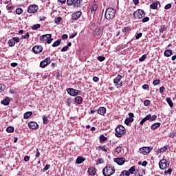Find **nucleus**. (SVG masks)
Returning <instances> with one entry per match:
<instances>
[{
  "label": "nucleus",
  "instance_id": "nucleus-30",
  "mask_svg": "<svg viewBox=\"0 0 176 176\" xmlns=\"http://www.w3.org/2000/svg\"><path fill=\"white\" fill-rule=\"evenodd\" d=\"M158 127H160V123L157 122L151 125L152 130H156Z\"/></svg>",
  "mask_w": 176,
  "mask_h": 176
},
{
  "label": "nucleus",
  "instance_id": "nucleus-46",
  "mask_svg": "<svg viewBox=\"0 0 176 176\" xmlns=\"http://www.w3.org/2000/svg\"><path fill=\"white\" fill-rule=\"evenodd\" d=\"M16 14H21V13H23V9L17 8L16 10Z\"/></svg>",
  "mask_w": 176,
  "mask_h": 176
},
{
  "label": "nucleus",
  "instance_id": "nucleus-54",
  "mask_svg": "<svg viewBox=\"0 0 176 176\" xmlns=\"http://www.w3.org/2000/svg\"><path fill=\"white\" fill-rule=\"evenodd\" d=\"M171 6H172L171 3H168L165 6L164 9H166V10H168V9H171Z\"/></svg>",
  "mask_w": 176,
  "mask_h": 176
},
{
  "label": "nucleus",
  "instance_id": "nucleus-59",
  "mask_svg": "<svg viewBox=\"0 0 176 176\" xmlns=\"http://www.w3.org/2000/svg\"><path fill=\"white\" fill-rule=\"evenodd\" d=\"M72 103V100L71 99H67V104L68 107H71V104Z\"/></svg>",
  "mask_w": 176,
  "mask_h": 176
},
{
  "label": "nucleus",
  "instance_id": "nucleus-35",
  "mask_svg": "<svg viewBox=\"0 0 176 176\" xmlns=\"http://www.w3.org/2000/svg\"><path fill=\"white\" fill-rule=\"evenodd\" d=\"M6 89V86L3 84H0V93H2L4 91V90Z\"/></svg>",
  "mask_w": 176,
  "mask_h": 176
},
{
  "label": "nucleus",
  "instance_id": "nucleus-37",
  "mask_svg": "<svg viewBox=\"0 0 176 176\" xmlns=\"http://www.w3.org/2000/svg\"><path fill=\"white\" fill-rule=\"evenodd\" d=\"M128 171L129 173V175H130V174H133V173H134V171H135V166L131 167Z\"/></svg>",
  "mask_w": 176,
  "mask_h": 176
},
{
  "label": "nucleus",
  "instance_id": "nucleus-63",
  "mask_svg": "<svg viewBox=\"0 0 176 176\" xmlns=\"http://www.w3.org/2000/svg\"><path fill=\"white\" fill-rule=\"evenodd\" d=\"M39 156H41V153H39V151H38V149H36V157H39Z\"/></svg>",
  "mask_w": 176,
  "mask_h": 176
},
{
  "label": "nucleus",
  "instance_id": "nucleus-53",
  "mask_svg": "<svg viewBox=\"0 0 176 176\" xmlns=\"http://www.w3.org/2000/svg\"><path fill=\"white\" fill-rule=\"evenodd\" d=\"M104 163V160L102 159H98L96 162V164H102Z\"/></svg>",
  "mask_w": 176,
  "mask_h": 176
},
{
  "label": "nucleus",
  "instance_id": "nucleus-27",
  "mask_svg": "<svg viewBox=\"0 0 176 176\" xmlns=\"http://www.w3.org/2000/svg\"><path fill=\"white\" fill-rule=\"evenodd\" d=\"M83 162H85V158L82 157H78L76 159V163L77 164H80L82 163H83Z\"/></svg>",
  "mask_w": 176,
  "mask_h": 176
},
{
  "label": "nucleus",
  "instance_id": "nucleus-4",
  "mask_svg": "<svg viewBox=\"0 0 176 176\" xmlns=\"http://www.w3.org/2000/svg\"><path fill=\"white\" fill-rule=\"evenodd\" d=\"M157 119V116L156 115L151 116V114L147 115L144 117L141 121L140 124L142 125L146 120H150V122H153V120H156Z\"/></svg>",
  "mask_w": 176,
  "mask_h": 176
},
{
  "label": "nucleus",
  "instance_id": "nucleus-60",
  "mask_svg": "<svg viewBox=\"0 0 176 176\" xmlns=\"http://www.w3.org/2000/svg\"><path fill=\"white\" fill-rule=\"evenodd\" d=\"M141 36H142V33H138V34L135 36V38H136V39H140V38H141Z\"/></svg>",
  "mask_w": 176,
  "mask_h": 176
},
{
  "label": "nucleus",
  "instance_id": "nucleus-41",
  "mask_svg": "<svg viewBox=\"0 0 176 176\" xmlns=\"http://www.w3.org/2000/svg\"><path fill=\"white\" fill-rule=\"evenodd\" d=\"M32 28V30H38V28H41V24L38 23V24L34 25Z\"/></svg>",
  "mask_w": 176,
  "mask_h": 176
},
{
  "label": "nucleus",
  "instance_id": "nucleus-28",
  "mask_svg": "<svg viewBox=\"0 0 176 176\" xmlns=\"http://www.w3.org/2000/svg\"><path fill=\"white\" fill-rule=\"evenodd\" d=\"M166 102H168L170 108H173V107H174V104L173 103V100H171V98H166Z\"/></svg>",
  "mask_w": 176,
  "mask_h": 176
},
{
  "label": "nucleus",
  "instance_id": "nucleus-51",
  "mask_svg": "<svg viewBox=\"0 0 176 176\" xmlns=\"http://www.w3.org/2000/svg\"><path fill=\"white\" fill-rule=\"evenodd\" d=\"M159 83H160V80H155L153 82V85L154 86H156L157 85H159Z\"/></svg>",
  "mask_w": 176,
  "mask_h": 176
},
{
  "label": "nucleus",
  "instance_id": "nucleus-48",
  "mask_svg": "<svg viewBox=\"0 0 176 176\" xmlns=\"http://www.w3.org/2000/svg\"><path fill=\"white\" fill-rule=\"evenodd\" d=\"M12 39H14V43H19V42H20V38L19 37H12Z\"/></svg>",
  "mask_w": 176,
  "mask_h": 176
},
{
  "label": "nucleus",
  "instance_id": "nucleus-45",
  "mask_svg": "<svg viewBox=\"0 0 176 176\" xmlns=\"http://www.w3.org/2000/svg\"><path fill=\"white\" fill-rule=\"evenodd\" d=\"M49 168H50V165H45L44 168L42 170L43 173H45V171H47V170H49Z\"/></svg>",
  "mask_w": 176,
  "mask_h": 176
},
{
  "label": "nucleus",
  "instance_id": "nucleus-49",
  "mask_svg": "<svg viewBox=\"0 0 176 176\" xmlns=\"http://www.w3.org/2000/svg\"><path fill=\"white\" fill-rule=\"evenodd\" d=\"M43 120L44 124H47V122H48V121H49V120L47 119V117L44 116V117L43 118Z\"/></svg>",
  "mask_w": 176,
  "mask_h": 176
},
{
  "label": "nucleus",
  "instance_id": "nucleus-56",
  "mask_svg": "<svg viewBox=\"0 0 176 176\" xmlns=\"http://www.w3.org/2000/svg\"><path fill=\"white\" fill-rule=\"evenodd\" d=\"M98 61H104L105 60V57L100 56L98 57Z\"/></svg>",
  "mask_w": 176,
  "mask_h": 176
},
{
  "label": "nucleus",
  "instance_id": "nucleus-17",
  "mask_svg": "<svg viewBox=\"0 0 176 176\" xmlns=\"http://www.w3.org/2000/svg\"><path fill=\"white\" fill-rule=\"evenodd\" d=\"M28 126L30 129H32V130H35V129L38 128V124L35 122H29Z\"/></svg>",
  "mask_w": 176,
  "mask_h": 176
},
{
  "label": "nucleus",
  "instance_id": "nucleus-6",
  "mask_svg": "<svg viewBox=\"0 0 176 176\" xmlns=\"http://www.w3.org/2000/svg\"><path fill=\"white\" fill-rule=\"evenodd\" d=\"M67 91L69 96H72V97H76V96H79L80 94V91L78 89H75L74 88H68L67 89Z\"/></svg>",
  "mask_w": 176,
  "mask_h": 176
},
{
  "label": "nucleus",
  "instance_id": "nucleus-11",
  "mask_svg": "<svg viewBox=\"0 0 176 176\" xmlns=\"http://www.w3.org/2000/svg\"><path fill=\"white\" fill-rule=\"evenodd\" d=\"M139 151L142 155H148V153L152 151V148H151V147H142L140 148Z\"/></svg>",
  "mask_w": 176,
  "mask_h": 176
},
{
  "label": "nucleus",
  "instance_id": "nucleus-64",
  "mask_svg": "<svg viewBox=\"0 0 176 176\" xmlns=\"http://www.w3.org/2000/svg\"><path fill=\"white\" fill-rule=\"evenodd\" d=\"M93 80H94V82H98V77L94 76V77L93 78Z\"/></svg>",
  "mask_w": 176,
  "mask_h": 176
},
{
  "label": "nucleus",
  "instance_id": "nucleus-58",
  "mask_svg": "<svg viewBox=\"0 0 176 176\" xmlns=\"http://www.w3.org/2000/svg\"><path fill=\"white\" fill-rule=\"evenodd\" d=\"M142 89H144V90H146V89H149V85L144 84L142 86Z\"/></svg>",
  "mask_w": 176,
  "mask_h": 176
},
{
  "label": "nucleus",
  "instance_id": "nucleus-34",
  "mask_svg": "<svg viewBox=\"0 0 176 176\" xmlns=\"http://www.w3.org/2000/svg\"><path fill=\"white\" fill-rule=\"evenodd\" d=\"M6 131H7V133H13V131H14V128L12 126H8L6 129Z\"/></svg>",
  "mask_w": 176,
  "mask_h": 176
},
{
  "label": "nucleus",
  "instance_id": "nucleus-12",
  "mask_svg": "<svg viewBox=\"0 0 176 176\" xmlns=\"http://www.w3.org/2000/svg\"><path fill=\"white\" fill-rule=\"evenodd\" d=\"M38 6L36 5H30L28 7V13H35L36 12H38Z\"/></svg>",
  "mask_w": 176,
  "mask_h": 176
},
{
  "label": "nucleus",
  "instance_id": "nucleus-32",
  "mask_svg": "<svg viewBox=\"0 0 176 176\" xmlns=\"http://www.w3.org/2000/svg\"><path fill=\"white\" fill-rule=\"evenodd\" d=\"M167 149H168V146H163L161 148H160V152L161 153H163L166 152V151H167Z\"/></svg>",
  "mask_w": 176,
  "mask_h": 176
},
{
  "label": "nucleus",
  "instance_id": "nucleus-42",
  "mask_svg": "<svg viewBox=\"0 0 176 176\" xmlns=\"http://www.w3.org/2000/svg\"><path fill=\"white\" fill-rule=\"evenodd\" d=\"M146 57H147L146 54H144L142 57L139 58V61H141V62L145 61V60L146 59Z\"/></svg>",
  "mask_w": 176,
  "mask_h": 176
},
{
  "label": "nucleus",
  "instance_id": "nucleus-29",
  "mask_svg": "<svg viewBox=\"0 0 176 176\" xmlns=\"http://www.w3.org/2000/svg\"><path fill=\"white\" fill-rule=\"evenodd\" d=\"M158 5H159V1H156L155 3H152L150 6V8H151L152 9H157Z\"/></svg>",
  "mask_w": 176,
  "mask_h": 176
},
{
  "label": "nucleus",
  "instance_id": "nucleus-44",
  "mask_svg": "<svg viewBox=\"0 0 176 176\" xmlns=\"http://www.w3.org/2000/svg\"><path fill=\"white\" fill-rule=\"evenodd\" d=\"M100 149L104 152H108V148H107L105 146H100Z\"/></svg>",
  "mask_w": 176,
  "mask_h": 176
},
{
  "label": "nucleus",
  "instance_id": "nucleus-9",
  "mask_svg": "<svg viewBox=\"0 0 176 176\" xmlns=\"http://www.w3.org/2000/svg\"><path fill=\"white\" fill-rule=\"evenodd\" d=\"M169 165H170V164L168 163L166 160H162L159 162L160 168L161 170H166V168H167V166Z\"/></svg>",
  "mask_w": 176,
  "mask_h": 176
},
{
  "label": "nucleus",
  "instance_id": "nucleus-61",
  "mask_svg": "<svg viewBox=\"0 0 176 176\" xmlns=\"http://www.w3.org/2000/svg\"><path fill=\"white\" fill-rule=\"evenodd\" d=\"M68 50V46H65L61 49V52H67Z\"/></svg>",
  "mask_w": 176,
  "mask_h": 176
},
{
  "label": "nucleus",
  "instance_id": "nucleus-23",
  "mask_svg": "<svg viewBox=\"0 0 176 176\" xmlns=\"http://www.w3.org/2000/svg\"><path fill=\"white\" fill-rule=\"evenodd\" d=\"M88 173H89V175H96V168H89V169H88Z\"/></svg>",
  "mask_w": 176,
  "mask_h": 176
},
{
  "label": "nucleus",
  "instance_id": "nucleus-19",
  "mask_svg": "<svg viewBox=\"0 0 176 176\" xmlns=\"http://www.w3.org/2000/svg\"><path fill=\"white\" fill-rule=\"evenodd\" d=\"M107 113V109L105 107H99L98 109V113L99 115L104 116Z\"/></svg>",
  "mask_w": 176,
  "mask_h": 176
},
{
  "label": "nucleus",
  "instance_id": "nucleus-50",
  "mask_svg": "<svg viewBox=\"0 0 176 176\" xmlns=\"http://www.w3.org/2000/svg\"><path fill=\"white\" fill-rule=\"evenodd\" d=\"M165 174H168L170 175V174L173 173V168H169L168 170H165Z\"/></svg>",
  "mask_w": 176,
  "mask_h": 176
},
{
  "label": "nucleus",
  "instance_id": "nucleus-39",
  "mask_svg": "<svg viewBox=\"0 0 176 176\" xmlns=\"http://www.w3.org/2000/svg\"><path fill=\"white\" fill-rule=\"evenodd\" d=\"M61 20H63V18L59 16L58 18H56L54 19V21H55L56 24H60V22L61 21Z\"/></svg>",
  "mask_w": 176,
  "mask_h": 176
},
{
  "label": "nucleus",
  "instance_id": "nucleus-25",
  "mask_svg": "<svg viewBox=\"0 0 176 176\" xmlns=\"http://www.w3.org/2000/svg\"><path fill=\"white\" fill-rule=\"evenodd\" d=\"M8 43L9 45V46L10 47H13V46H14V45H16V43H14V40L13 39V38H12L11 39H10L8 41Z\"/></svg>",
  "mask_w": 176,
  "mask_h": 176
},
{
  "label": "nucleus",
  "instance_id": "nucleus-22",
  "mask_svg": "<svg viewBox=\"0 0 176 176\" xmlns=\"http://www.w3.org/2000/svg\"><path fill=\"white\" fill-rule=\"evenodd\" d=\"M74 101L76 104H82V102L83 101V98H82L81 96H76L74 98Z\"/></svg>",
  "mask_w": 176,
  "mask_h": 176
},
{
  "label": "nucleus",
  "instance_id": "nucleus-40",
  "mask_svg": "<svg viewBox=\"0 0 176 176\" xmlns=\"http://www.w3.org/2000/svg\"><path fill=\"white\" fill-rule=\"evenodd\" d=\"M30 38V33L27 32L25 35L21 36V39H28Z\"/></svg>",
  "mask_w": 176,
  "mask_h": 176
},
{
  "label": "nucleus",
  "instance_id": "nucleus-15",
  "mask_svg": "<svg viewBox=\"0 0 176 176\" xmlns=\"http://www.w3.org/2000/svg\"><path fill=\"white\" fill-rule=\"evenodd\" d=\"M32 50L34 53L38 54V53H41L43 50V48L41 45H36L33 47Z\"/></svg>",
  "mask_w": 176,
  "mask_h": 176
},
{
  "label": "nucleus",
  "instance_id": "nucleus-8",
  "mask_svg": "<svg viewBox=\"0 0 176 176\" xmlns=\"http://www.w3.org/2000/svg\"><path fill=\"white\" fill-rule=\"evenodd\" d=\"M40 41H47V43L50 44L53 38H52V34H45L40 37Z\"/></svg>",
  "mask_w": 176,
  "mask_h": 176
},
{
  "label": "nucleus",
  "instance_id": "nucleus-10",
  "mask_svg": "<svg viewBox=\"0 0 176 176\" xmlns=\"http://www.w3.org/2000/svg\"><path fill=\"white\" fill-rule=\"evenodd\" d=\"M129 118H126L124 123L125 124H126V126H129V124H130V123H131V122H134V113H129Z\"/></svg>",
  "mask_w": 176,
  "mask_h": 176
},
{
  "label": "nucleus",
  "instance_id": "nucleus-1",
  "mask_svg": "<svg viewBox=\"0 0 176 176\" xmlns=\"http://www.w3.org/2000/svg\"><path fill=\"white\" fill-rule=\"evenodd\" d=\"M116 15V11L115 10V9L112 8H109L106 10L105 12V19L106 20H113V19H115V16Z\"/></svg>",
  "mask_w": 176,
  "mask_h": 176
},
{
  "label": "nucleus",
  "instance_id": "nucleus-26",
  "mask_svg": "<svg viewBox=\"0 0 176 176\" xmlns=\"http://www.w3.org/2000/svg\"><path fill=\"white\" fill-rule=\"evenodd\" d=\"M173 54V51L171 50H166L164 52V56L166 57H170Z\"/></svg>",
  "mask_w": 176,
  "mask_h": 176
},
{
  "label": "nucleus",
  "instance_id": "nucleus-31",
  "mask_svg": "<svg viewBox=\"0 0 176 176\" xmlns=\"http://www.w3.org/2000/svg\"><path fill=\"white\" fill-rule=\"evenodd\" d=\"M120 176H130V172L124 170L120 173Z\"/></svg>",
  "mask_w": 176,
  "mask_h": 176
},
{
  "label": "nucleus",
  "instance_id": "nucleus-5",
  "mask_svg": "<svg viewBox=\"0 0 176 176\" xmlns=\"http://www.w3.org/2000/svg\"><path fill=\"white\" fill-rule=\"evenodd\" d=\"M113 83L117 89H119V87H122V85L123 83V82L122 81V76L118 75L117 77L114 78Z\"/></svg>",
  "mask_w": 176,
  "mask_h": 176
},
{
  "label": "nucleus",
  "instance_id": "nucleus-18",
  "mask_svg": "<svg viewBox=\"0 0 176 176\" xmlns=\"http://www.w3.org/2000/svg\"><path fill=\"white\" fill-rule=\"evenodd\" d=\"M94 32L96 38H100V36L102 34V31L101 30L100 28H98L95 30Z\"/></svg>",
  "mask_w": 176,
  "mask_h": 176
},
{
  "label": "nucleus",
  "instance_id": "nucleus-43",
  "mask_svg": "<svg viewBox=\"0 0 176 176\" xmlns=\"http://www.w3.org/2000/svg\"><path fill=\"white\" fill-rule=\"evenodd\" d=\"M130 31V28L126 27L122 28V32H124V34H127V32H129Z\"/></svg>",
  "mask_w": 176,
  "mask_h": 176
},
{
  "label": "nucleus",
  "instance_id": "nucleus-47",
  "mask_svg": "<svg viewBox=\"0 0 176 176\" xmlns=\"http://www.w3.org/2000/svg\"><path fill=\"white\" fill-rule=\"evenodd\" d=\"M100 141H107V138L104 135H101L100 136Z\"/></svg>",
  "mask_w": 176,
  "mask_h": 176
},
{
  "label": "nucleus",
  "instance_id": "nucleus-7",
  "mask_svg": "<svg viewBox=\"0 0 176 176\" xmlns=\"http://www.w3.org/2000/svg\"><path fill=\"white\" fill-rule=\"evenodd\" d=\"M133 16L135 19H142L145 16V12L142 10H137L134 13Z\"/></svg>",
  "mask_w": 176,
  "mask_h": 176
},
{
  "label": "nucleus",
  "instance_id": "nucleus-52",
  "mask_svg": "<svg viewBox=\"0 0 176 176\" xmlns=\"http://www.w3.org/2000/svg\"><path fill=\"white\" fill-rule=\"evenodd\" d=\"M116 152L117 153H120V152H122V147L121 146H118L116 148Z\"/></svg>",
  "mask_w": 176,
  "mask_h": 176
},
{
  "label": "nucleus",
  "instance_id": "nucleus-57",
  "mask_svg": "<svg viewBox=\"0 0 176 176\" xmlns=\"http://www.w3.org/2000/svg\"><path fill=\"white\" fill-rule=\"evenodd\" d=\"M144 104L145 107H148V105H149V104H151V101L149 100H146L144 101Z\"/></svg>",
  "mask_w": 176,
  "mask_h": 176
},
{
  "label": "nucleus",
  "instance_id": "nucleus-36",
  "mask_svg": "<svg viewBox=\"0 0 176 176\" xmlns=\"http://www.w3.org/2000/svg\"><path fill=\"white\" fill-rule=\"evenodd\" d=\"M167 30V27L166 25H163L162 28H160V32H166Z\"/></svg>",
  "mask_w": 176,
  "mask_h": 176
},
{
  "label": "nucleus",
  "instance_id": "nucleus-13",
  "mask_svg": "<svg viewBox=\"0 0 176 176\" xmlns=\"http://www.w3.org/2000/svg\"><path fill=\"white\" fill-rule=\"evenodd\" d=\"M49 64H50V58H47L41 62L40 67L41 68H45V67L49 65Z\"/></svg>",
  "mask_w": 176,
  "mask_h": 176
},
{
  "label": "nucleus",
  "instance_id": "nucleus-24",
  "mask_svg": "<svg viewBox=\"0 0 176 176\" xmlns=\"http://www.w3.org/2000/svg\"><path fill=\"white\" fill-rule=\"evenodd\" d=\"M32 115V111H28L24 113L23 118L24 119H28Z\"/></svg>",
  "mask_w": 176,
  "mask_h": 176
},
{
  "label": "nucleus",
  "instance_id": "nucleus-16",
  "mask_svg": "<svg viewBox=\"0 0 176 176\" xmlns=\"http://www.w3.org/2000/svg\"><path fill=\"white\" fill-rule=\"evenodd\" d=\"M80 16H82V12L78 11L72 14V20H78Z\"/></svg>",
  "mask_w": 176,
  "mask_h": 176
},
{
  "label": "nucleus",
  "instance_id": "nucleus-38",
  "mask_svg": "<svg viewBox=\"0 0 176 176\" xmlns=\"http://www.w3.org/2000/svg\"><path fill=\"white\" fill-rule=\"evenodd\" d=\"M67 3L69 6H72V5L75 3V0H67Z\"/></svg>",
  "mask_w": 176,
  "mask_h": 176
},
{
  "label": "nucleus",
  "instance_id": "nucleus-33",
  "mask_svg": "<svg viewBox=\"0 0 176 176\" xmlns=\"http://www.w3.org/2000/svg\"><path fill=\"white\" fill-rule=\"evenodd\" d=\"M60 43H61V40H57L52 44V46L53 47H56V46H59Z\"/></svg>",
  "mask_w": 176,
  "mask_h": 176
},
{
  "label": "nucleus",
  "instance_id": "nucleus-55",
  "mask_svg": "<svg viewBox=\"0 0 176 176\" xmlns=\"http://www.w3.org/2000/svg\"><path fill=\"white\" fill-rule=\"evenodd\" d=\"M148 21H149V17L146 16V17L142 19V23H146Z\"/></svg>",
  "mask_w": 176,
  "mask_h": 176
},
{
  "label": "nucleus",
  "instance_id": "nucleus-3",
  "mask_svg": "<svg viewBox=\"0 0 176 176\" xmlns=\"http://www.w3.org/2000/svg\"><path fill=\"white\" fill-rule=\"evenodd\" d=\"M126 133V129L124 126L122 125H119L116 129V135L118 138H122V135Z\"/></svg>",
  "mask_w": 176,
  "mask_h": 176
},
{
  "label": "nucleus",
  "instance_id": "nucleus-20",
  "mask_svg": "<svg viewBox=\"0 0 176 176\" xmlns=\"http://www.w3.org/2000/svg\"><path fill=\"white\" fill-rule=\"evenodd\" d=\"M1 102L3 105H9V104H10V98L6 97Z\"/></svg>",
  "mask_w": 176,
  "mask_h": 176
},
{
  "label": "nucleus",
  "instance_id": "nucleus-2",
  "mask_svg": "<svg viewBox=\"0 0 176 176\" xmlns=\"http://www.w3.org/2000/svg\"><path fill=\"white\" fill-rule=\"evenodd\" d=\"M102 174L104 176H111L115 174V168L111 165H107L102 170Z\"/></svg>",
  "mask_w": 176,
  "mask_h": 176
},
{
  "label": "nucleus",
  "instance_id": "nucleus-62",
  "mask_svg": "<svg viewBox=\"0 0 176 176\" xmlns=\"http://www.w3.org/2000/svg\"><path fill=\"white\" fill-rule=\"evenodd\" d=\"M164 91V87H161L160 88V93L161 94H163Z\"/></svg>",
  "mask_w": 176,
  "mask_h": 176
},
{
  "label": "nucleus",
  "instance_id": "nucleus-14",
  "mask_svg": "<svg viewBox=\"0 0 176 176\" xmlns=\"http://www.w3.org/2000/svg\"><path fill=\"white\" fill-rule=\"evenodd\" d=\"M115 163H117L119 166H123L124 164V162H126V160L123 157H118L114 159Z\"/></svg>",
  "mask_w": 176,
  "mask_h": 176
},
{
  "label": "nucleus",
  "instance_id": "nucleus-21",
  "mask_svg": "<svg viewBox=\"0 0 176 176\" xmlns=\"http://www.w3.org/2000/svg\"><path fill=\"white\" fill-rule=\"evenodd\" d=\"M97 9H98V6H97V5L94 4L91 6V14H92V16H94V14H96V11L97 10Z\"/></svg>",
  "mask_w": 176,
  "mask_h": 176
}]
</instances>
